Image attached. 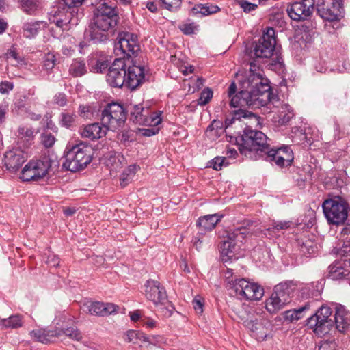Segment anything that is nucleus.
<instances>
[{
    "instance_id": "f8f14e48",
    "label": "nucleus",
    "mask_w": 350,
    "mask_h": 350,
    "mask_svg": "<svg viewBox=\"0 0 350 350\" xmlns=\"http://www.w3.org/2000/svg\"><path fill=\"white\" fill-rule=\"evenodd\" d=\"M129 120L136 124L146 126L159 125L162 119L161 111H152L148 107L140 105L131 106Z\"/></svg>"
},
{
    "instance_id": "f3484780",
    "label": "nucleus",
    "mask_w": 350,
    "mask_h": 350,
    "mask_svg": "<svg viewBox=\"0 0 350 350\" xmlns=\"http://www.w3.org/2000/svg\"><path fill=\"white\" fill-rule=\"evenodd\" d=\"M126 62L123 58H116L113 61L106 76V80L111 87L126 86Z\"/></svg>"
},
{
    "instance_id": "13d9d810",
    "label": "nucleus",
    "mask_w": 350,
    "mask_h": 350,
    "mask_svg": "<svg viewBox=\"0 0 350 350\" xmlns=\"http://www.w3.org/2000/svg\"><path fill=\"white\" fill-rule=\"evenodd\" d=\"M79 113L83 118H90L92 115L90 107L85 105L79 106Z\"/></svg>"
},
{
    "instance_id": "39448f33",
    "label": "nucleus",
    "mask_w": 350,
    "mask_h": 350,
    "mask_svg": "<svg viewBox=\"0 0 350 350\" xmlns=\"http://www.w3.org/2000/svg\"><path fill=\"white\" fill-rule=\"evenodd\" d=\"M247 234V229L244 227L236 228L227 233L226 237L219 245L222 262L227 263L238 258L237 254L240 247L239 243L244 241Z\"/></svg>"
},
{
    "instance_id": "37998d69",
    "label": "nucleus",
    "mask_w": 350,
    "mask_h": 350,
    "mask_svg": "<svg viewBox=\"0 0 350 350\" xmlns=\"http://www.w3.org/2000/svg\"><path fill=\"white\" fill-rule=\"evenodd\" d=\"M59 331H61V336L62 334L68 336L70 338L75 340H80L82 338L81 333L78 331L77 328L75 327H68V328H57Z\"/></svg>"
},
{
    "instance_id": "e2e57ef3",
    "label": "nucleus",
    "mask_w": 350,
    "mask_h": 350,
    "mask_svg": "<svg viewBox=\"0 0 350 350\" xmlns=\"http://www.w3.org/2000/svg\"><path fill=\"white\" fill-rule=\"evenodd\" d=\"M157 126H150L149 129H143V135L145 136H152L159 132V128L156 127Z\"/></svg>"
},
{
    "instance_id": "58836bf2",
    "label": "nucleus",
    "mask_w": 350,
    "mask_h": 350,
    "mask_svg": "<svg viewBox=\"0 0 350 350\" xmlns=\"http://www.w3.org/2000/svg\"><path fill=\"white\" fill-rule=\"evenodd\" d=\"M124 339L127 342L137 344L138 341L149 342V338L143 332L135 330H129L124 334Z\"/></svg>"
},
{
    "instance_id": "6ab92c4d",
    "label": "nucleus",
    "mask_w": 350,
    "mask_h": 350,
    "mask_svg": "<svg viewBox=\"0 0 350 350\" xmlns=\"http://www.w3.org/2000/svg\"><path fill=\"white\" fill-rule=\"evenodd\" d=\"M139 51L137 38L135 35L129 32H122L118 35V42L115 45V51L117 55L123 54L122 57H131Z\"/></svg>"
},
{
    "instance_id": "4468645a",
    "label": "nucleus",
    "mask_w": 350,
    "mask_h": 350,
    "mask_svg": "<svg viewBox=\"0 0 350 350\" xmlns=\"http://www.w3.org/2000/svg\"><path fill=\"white\" fill-rule=\"evenodd\" d=\"M234 296L240 299L260 300L264 295V288L260 285L241 278L234 285Z\"/></svg>"
},
{
    "instance_id": "de8ad7c7",
    "label": "nucleus",
    "mask_w": 350,
    "mask_h": 350,
    "mask_svg": "<svg viewBox=\"0 0 350 350\" xmlns=\"http://www.w3.org/2000/svg\"><path fill=\"white\" fill-rule=\"evenodd\" d=\"M164 8L170 11H175L181 5V0H161Z\"/></svg>"
},
{
    "instance_id": "9d476101",
    "label": "nucleus",
    "mask_w": 350,
    "mask_h": 350,
    "mask_svg": "<svg viewBox=\"0 0 350 350\" xmlns=\"http://www.w3.org/2000/svg\"><path fill=\"white\" fill-rule=\"evenodd\" d=\"M332 313L329 307L322 306L307 319V327L319 336L327 334L333 326V321L330 319Z\"/></svg>"
},
{
    "instance_id": "2eb2a0df",
    "label": "nucleus",
    "mask_w": 350,
    "mask_h": 350,
    "mask_svg": "<svg viewBox=\"0 0 350 350\" xmlns=\"http://www.w3.org/2000/svg\"><path fill=\"white\" fill-rule=\"evenodd\" d=\"M314 9V0H302L288 4L286 12L292 20L304 21L312 16Z\"/></svg>"
},
{
    "instance_id": "2f4dec72",
    "label": "nucleus",
    "mask_w": 350,
    "mask_h": 350,
    "mask_svg": "<svg viewBox=\"0 0 350 350\" xmlns=\"http://www.w3.org/2000/svg\"><path fill=\"white\" fill-rule=\"evenodd\" d=\"M42 21L27 22L23 24L22 33L27 38H34L41 29Z\"/></svg>"
},
{
    "instance_id": "49530a36",
    "label": "nucleus",
    "mask_w": 350,
    "mask_h": 350,
    "mask_svg": "<svg viewBox=\"0 0 350 350\" xmlns=\"http://www.w3.org/2000/svg\"><path fill=\"white\" fill-rule=\"evenodd\" d=\"M41 142L46 148L51 147L55 142V137L49 132H44L41 135Z\"/></svg>"
},
{
    "instance_id": "ea45409f",
    "label": "nucleus",
    "mask_w": 350,
    "mask_h": 350,
    "mask_svg": "<svg viewBox=\"0 0 350 350\" xmlns=\"http://www.w3.org/2000/svg\"><path fill=\"white\" fill-rule=\"evenodd\" d=\"M77 118L74 113L62 112L59 115V124L66 129H70L75 126Z\"/></svg>"
},
{
    "instance_id": "f03ea898",
    "label": "nucleus",
    "mask_w": 350,
    "mask_h": 350,
    "mask_svg": "<svg viewBox=\"0 0 350 350\" xmlns=\"http://www.w3.org/2000/svg\"><path fill=\"white\" fill-rule=\"evenodd\" d=\"M92 148L85 142H80L71 148L66 147L63 167L70 172L83 170L92 160Z\"/></svg>"
},
{
    "instance_id": "c03bdc74",
    "label": "nucleus",
    "mask_w": 350,
    "mask_h": 350,
    "mask_svg": "<svg viewBox=\"0 0 350 350\" xmlns=\"http://www.w3.org/2000/svg\"><path fill=\"white\" fill-rule=\"evenodd\" d=\"M224 275L226 282L229 285L230 289L234 291V285L239 282V279L237 278V277L234 275V273L230 269H227L224 272Z\"/></svg>"
},
{
    "instance_id": "a19ab883",
    "label": "nucleus",
    "mask_w": 350,
    "mask_h": 350,
    "mask_svg": "<svg viewBox=\"0 0 350 350\" xmlns=\"http://www.w3.org/2000/svg\"><path fill=\"white\" fill-rule=\"evenodd\" d=\"M18 137L27 142H31L34 138V131L27 126H20L18 129Z\"/></svg>"
},
{
    "instance_id": "052dcab7",
    "label": "nucleus",
    "mask_w": 350,
    "mask_h": 350,
    "mask_svg": "<svg viewBox=\"0 0 350 350\" xmlns=\"http://www.w3.org/2000/svg\"><path fill=\"white\" fill-rule=\"evenodd\" d=\"M7 58L12 59L15 60L17 63L20 64H22V62H23L24 61L23 58L18 55V53L14 49H10V51H8V52L7 53Z\"/></svg>"
},
{
    "instance_id": "603ef678",
    "label": "nucleus",
    "mask_w": 350,
    "mask_h": 350,
    "mask_svg": "<svg viewBox=\"0 0 350 350\" xmlns=\"http://www.w3.org/2000/svg\"><path fill=\"white\" fill-rule=\"evenodd\" d=\"M197 29V25L194 23H186L180 27L181 31L186 35H191Z\"/></svg>"
},
{
    "instance_id": "680f3d73",
    "label": "nucleus",
    "mask_w": 350,
    "mask_h": 350,
    "mask_svg": "<svg viewBox=\"0 0 350 350\" xmlns=\"http://www.w3.org/2000/svg\"><path fill=\"white\" fill-rule=\"evenodd\" d=\"M193 306L196 313L202 314L203 312V304L200 300L194 299L193 301Z\"/></svg>"
},
{
    "instance_id": "bf43d9fd",
    "label": "nucleus",
    "mask_w": 350,
    "mask_h": 350,
    "mask_svg": "<svg viewBox=\"0 0 350 350\" xmlns=\"http://www.w3.org/2000/svg\"><path fill=\"white\" fill-rule=\"evenodd\" d=\"M225 161L224 157H217L213 159V168L215 170H221L222 166L224 165Z\"/></svg>"
},
{
    "instance_id": "412c9836",
    "label": "nucleus",
    "mask_w": 350,
    "mask_h": 350,
    "mask_svg": "<svg viewBox=\"0 0 350 350\" xmlns=\"http://www.w3.org/2000/svg\"><path fill=\"white\" fill-rule=\"evenodd\" d=\"M145 295L155 305L164 304L167 298L164 287L159 282L154 280H149L146 282Z\"/></svg>"
},
{
    "instance_id": "4be33fe9",
    "label": "nucleus",
    "mask_w": 350,
    "mask_h": 350,
    "mask_svg": "<svg viewBox=\"0 0 350 350\" xmlns=\"http://www.w3.org/2000/svg\"><path fill=\"white\" fill-rule=\"evenodd\" d=\"M27 154L21 149H14L5 152L4 165L10 172H15L26 161Z\"/></svg>"
},
{
    "instance_id": "09e8293b",
    "label": "nucleus",
    "mask_w": 350,
    "mask_h": 350,
    "mask_svg": "<svg viewBox=\"0 0 350 350\" xmlns=\"http://www.w3.org/2000/svg\"><path fill=\"white\" fill-rule=\"evenodd\" d=\"M243 324L245 327L253 332L257 331L261 325V324L258 322L257 319H247L243 321Z\"/></svg>"
},
{
    "instance_id": "1a4fd4ad",
    "label": "nucleus",
    "mask_w": 350,
    "mask_h": 350,
    "mask_svg": "<svg viewBox=\"0 0 350 350\" xmlns=\"http://www.w3.org/2000/svg\"><path fill=\"white\" fill-rule=\"evenodd\" d=\"M126 119L124 107L116 103L108 104L102 111L101 124L107 130L119 129L124 126Z\"/></svg>"
},
{
    "instance_id": "e433bc0d",
    "label": "nucleus",
    "mask_w": 350,
    "mask_h": 350,
    "mask_svg": "<svg viewBox=\"0 0 350 350\" xmlns=\"http://www.w3.org/2000/svg\"><path fill=\"white\" fill-rule=\"evenodd\" d=\"M223 125L220 121L213 120L207 127L206 131V136L211 140H215L223 133Z\"/></svg>"
},
{
    "instance_id": "aec40b11",
    "label": "nucleus",
    "mask_w": 350,
    "mask_h": 350,
    "mask_svg": "<svg viewBox=\"0 0 350 350\" xmlns=\"http://www.w3.org/2000/svg\"><path fill=\"white\" fill-rule=\"evenodd\" d=\"M350 274V254L334 261L327 268V278L332 280H342Z\"/></svg>"
},
{
    "instance_id": "72a5a7b5",
    "label": "nucleus",
    "mask_w": 350,
    "mask_h": 350,
    "mask_svg": "<svg viewBox=\"0 0 350 350\" xmlns=\"http://www.w3.org/2000/svg\"><path fill=\"white\" fill-rule=\"evenodd\" d=\"M219 8L217 5L209 4H197L191 10V14L194 16L198 14L202 16H207L217 12Z\"/></svg>"
},
{
    "instance_id": "79ce46f5",
    "label": "nucleus",
    "mask_w": 350,
    "mask_h": 350,
    "mask_svg": "<svg viewBox=\"0 0 350 350\" xmlns=\"http://www.w3.org/2000/svg\"><path fill=\"white\" fill-rule=\"evenodd\" d=\"M241 118H254L256 121H257L256 116L252 113V112H249L243 109H239L234 111V117L232 120H226V124L227 126H230L234 120H239Z\"/></svg>"
},
{
    "instance_id": "c85d7f7f",
    "label": "nucleus",
    "mask_w": 350,
    "mask_h": 350,
    "mask_svg": "<svg viewBox=\"0 0 350 350\" xmlns=\"http://www.w3.org/2000/svg\"><path fill=\"white\" fill-rule=\"evenodd\" d=\"M222 215L218 214L207 215L198 218L196 225L202 232L212 230L221 220Z\"/></svg>"
},
{
    "instance_id": "338daca9",
    "label": "nucleus",
    "mask_w": 350,
    "mask_h": 350,
    "mask_svg": "<svg viewBox=\"0 0 350 350\" xmlns=\"http://www.w3.org/2000/svg\"><path fill=\"white\" fill-rule=\"evenodd\" d=\"M237 94V85L236 83L232 81L229 87H228V98L233 96L234 94Z\"/></svg>"
},
{
    "instance_id": "20e7f679",
    "label": "nucleus",
    "mask_w": 350,
    "mask_h": 350,
    "mask_svg": "<svg viewBox=\"0 0 350 350\" xmlns=\"http://www.w3.org/2000/svg\"><path fill=\"white\" fill-rule=\"evenodd\" d=\"M323 214L329 224H344L348 216L349 204L339 196L328 195L322 204Z\"/></svg>"
},
{
    "instance_id": "774afa93",
    "label": "nucleus",
    "mask_w": 350,
    "mask_h": 350,
    "mask_svg": "<svg viewBox=\"0 0 350 350\" xmlns=\"http://www.w3.org/2000/svg\"><path fill=\"white\" fill-rule=\"evenodd\" d=\"M290 222L289 221H279L275 224L274 228L277 230L286 229L289 228Z\"/></svg>"
},
{
    "instance_id": "473e14b6",
    "label": "nucleus",
    "mask_w": 350,
    "mask_h": 350,
    "mask_svg": "<svg viewBox=\"0 0 350 350\" xmlns=\"http://www.w3.org/2000/svg\"><path fill=\"white\" fill-rule=\"evenodd\" d=\"M294 116L293 110L288 104H284L281 106L277 117L274 116L275 122L280 124H285L288 123Z\"/></svg>"
},
{
    "instance_id": "c9c22d12",
    "label": "nucleus",
    "mask_w": 350,
    "mask_h": 350,
    "mask_svg": "<svg viewBox=\"0 0 350 350\" xmlns=\"http://www.w3.org/2000/svg\"><path fill=\"white\" fill-rule=\"evenodd\" d=\"M87 72L85 63L80 59H74L69 68V73L75 77H81Z\"/></svg>"
},
{
    "instance_id": "ddd939ff",
    "label": "nucleus",
    "mask_w": 350,
    "mask_h": 350,
    "mask_svg": "<svg viewBox=\"0 0 350 350\" xmlns=\"http://www.w3.org/2000/svg\"><path fill=\"white\" fill-rule=\"evenodd\" d=\"M317 13L327 21H340L343 17L344 7L342 0H319L317 3Z\"/></svg>"
},
{
    "instance_id": "dca6fc26",
    "label": "nucleus",
    "mask_w": 350,
    "mask_h": 350,
    "mask_svg": "<svg viewBox=\"0 0 350 350\" xmlns=\"http://www.w3.org/2000/svg\"><path fill=\"white\" fill-rule=\"evenodd\" d=\"M275 46V29L272 27H267L254 47V54L257 57L269 58L273 55Z\"/></svg>"
},
{
    "instance_id": "3c124183",
    "label": "nucleus",
    "mask_w": 350,
    "mask_h": 350,
    "mask_svg": "<svg viewBox=\"0 0 350 350\" xmlns=\"http://www.w3.org/2000/svg\"><path fill=\"white\" fill-rule=\"evenodd\" d=\"M135 175L134 167H129L126 172L123 173L120 178V184L122 187H125L126 182L130 180Z\"/></svg>"
},
{
    "instance_id": "4c0bfd02",
    "label": "nucleus",
    "mask_w": 350,
    "mask_h": 350,
    "mask_svg": "<svg viewBox=\"0 0 350 350\" xmlns=\"http://www.w3.org/2000/svg\"><path fill=\"white\" fill-rule=\"evenodd\" d=\"M310 308V304L306 303L304 306L297 309L287 310L284 313V318L290 321H297L302 318V313L306 310H308Z\"/></svg>"
},
{
    "instance_id": "f257e3e1",
    "label": "nucleus",
    "mask_w": 350,
    "mask_h": 350,
    "mask_svg": "<svg viewBox=\"0 0 350 350\" xmlns=\"http://www.w3.org/2000/svg\"><path fill=\"white\" fill-rule=\"evenodd\" d=\"M120 17L116 7L109 5L106 2L100 3L94 9L92 21L86 36L94 42H101L107 38V32L113 29Z\"/></svg>"
},
{
    "instance_id": "b1692460",
    "label": "nucleus",
    "mask_w": 350,
    "mask_h": 350,
    "mask_svg": "<svg viewBox=\"0 0 350 350\" xmlns=\"http://www.w3.org/2000/svg\"><path fill=\"white\" fill-rule=\"evenodd\" d=\"M30 336L34 341L44 344L53 342L61 336V331L58 329H38L30 332Z\"/></svg>"
},
{
    "instance_id": "4d7b16f0",
    "label": "nucleus",
    "mask_w": 350,
    "mask_h": 350,
    "mask_svg": "<svg viewBox=\"0 0 350 350\" xmlns=\"http://www.w3.org/2000/svg\"><path fill=\"white\" fill-rule=\"evenodd\" d=\"M55 64V57L53 55L48 54L44 61V67L46 70L52 69Z\"/></svg>"
},
{
    "instance_id": "393cba45",
    "label": "nucleus",
    "mask_w": 350,
    "mask_h": 350,
    "mask_svg": "<svg viewBox=\"0 0 350 350\" xmlns=\"http://www.w3.org/2000/svg\"><path fill=\"white\" fill-rule=\"evenodd\" d=\"M88 312L92 315L107 316L117 311L118 306L112 303H103L100 301L90 302L85 304Z\"/></svg>"
},
{
    "instance_id": "0e129e2a",
    "label": "nucleus",
    "mask_w": 350,
    "mask_h": 350,
    "mask_svg": "<svg viewBox=\"0 0 350 350\" xmlns=\"http://www.w3.org/2000/svg\"><path fill=\"white\" fill-rule=\"evenodd\" d=\"M46 262L50 266L56 267L59 264V258L57 256H55V255L49 256L48 257Z\"/></svg>"
},
{
    "instance_id": "a18cd8bd",
    "label": "nucleus",
    "mask_w": 350,
    "mask_h": 350,
    "mask_svg": "<svg viewBox=\"0 0 350 350\" xmlns=\"http://www.w3.org/2000/svg\"><path fill=\"white\" fill-rule=\"evenodd\" d=\"M212 97L213 91L209 88H206L200 94V96L198 98V103L200 105H205L210 101Z\"/></svg>"
},
{
    "instance_id": "864d4df0",
    "label": "nucleus",
    "mask_w": 350,
    "mask_h": 350,
    "mask_svg": "<svg viewBox=\"0 0 350 350\" xmlns=\"http://www.w3.org/2000/svg\"><path fill=\"white\" fill-rule=\"evenodd\" d=\"M23 10L29 12L36 6V0H19Z\"/></svg>"
},
{
    "instance_id": "c756f323",
    "label": "nucleus",
    "mask_w": 350,
    "mask_h": 350,
    "mask_svg": "<svg viewBox=\"0 0 350 350\" xmlns=\"http://www.w3.org/2000/svg\"><path fill=\"white\" fill-rule=\"evenodd\" d=\"M297 247L304 255L314 254L317 251V243L311 239L304 237L297 240Z\"/></svg>"
},
{
    "instance_id": "a211bd4d",
    "label": "nucleus",
    "mask_w": 350,
    "mask_h": 350,
    "mask_svg": "<svg viewBox=\"0 0 350 350\" xmlns=\"http://www.w3.org/2000/svg\"><path fill=\"white\" fill-rule=\"evenodd\" d=\"M265 159L274 163L279 167H288L294 159L293 152L290 146H284L276 149H268L265 153Z\"/></svg>"
},
{
    "instance_id": "7c9ffc66",
    "label": "nucleus",
    "mask_w": 350,
    "mask_h": 350,
    "mask_svg": "<svg viewBox=\"0 0 350 350\" xmlns=\"http://www.w3.org/2000/svg\"><path fill=\"white\" fill-rule=\"evenodd\" d=\"M23 325V317L19 314L11 315L0 321V327L5 329H18Z\"/></svg>"
},
{
    "instance_id": "a878e982",
    "label": "nucleus",
    "mask_w": 350,
    "mask_h": 350,
    "mask_svg": "<svg viewBox=\"0 0 350 350\" xmlns=\"http://www.w3.org/2000/svg\"><path fill=\"white\" fill-rule=\"evenodd\" d=\"M230 106L231 107H243L245 106L253 107L254 106L252 100L251 96L249 93V90L243 88L239 91L237 94L229 97Z\"/></svg>"
},
{
    "instance_id": "69168bd1",
    "label": "nucleus",
    "mask_w": 350,
    "mask_h": 350,
    "mask_svg": "<svg viewBox=\"0 0 350 350\" xmlns=\"http://www.w3.org/2000/svg\"><path fill=\"white\" fill-rule=\"evenodd\" d=\"M109 67V64L105 61H98L96 65L97 72H103Z\"/></svg>"
},
{
    "instance_id": "5fc2aeb1",
    "label": "nucleus",
    "mask_w": 350,
    "mask_h": 350,
    "mask_svg": "<svg viewBox=\"0 0 350 350\" xmlns=\"http://www.w3.org/2000/svg\"><path fill=\"white\" fill-rule=\"evenodd\" d=\"M14 88V84L12 82L4 81L0 83V93L8 94Z\"/></svg>"
},
{
    "instance_id": "bb28decb",
    "label": "nucleus",
    "mask_w": 350,
    "mask_h": 350,
    "mask_svg": "<svg viewBox=\"0 0 350 350\" xmlns=\"http://www.w3.org/2000/svg\"><path fill=\"white\" fill-rule=\"evenodd\" d=\"M106 131L107 129H103L99 123H93L86 125L79 133L82 137L94 140L105 136Z\"/></svg>"
},
{
    "instance_id": "f704fd0d",
    "label": "nucleus",
    "mask_w": 350,
    "mask_h": 350,
    "mask_svg": "<svg viewBox=\"0 0 350 350\" xmlns=\"http://www.w3.org/2000/svg\"><path fill=\"white\" fill-rule=\"evenodd\" d=\"M124 158L119 153H110L105 161V163L111 170L117 171L123 166L122 161Z\"/></svg>"
},
{
    "instance_id": "6e6d98bb",
    "label": "nucleus",
    "mask_w": 350,
    "mask_h": 350,
    "mask_svg": "<svg viewBox=\"0 0 350 350\" xmlns=\"http://www.w3.org/2000/svg\"><path fill=\"white\" fill-rule=\"evenodd\" d=\"M239 5L245 12H250L256 10L258 6L256 4L252 3L246 1H240Z\"/></svg>"
},
{
    "instance_id": "0eeeda50",
    "label": "nucleus",
    "mask_w": 350,
    "mask_h": 350,
    "mask_svg": "<svg viewBox=\"0 0 350 350\" xmlns=\"http://www.w3.org/2000/svg\"><path fill=\"white\" fill-rule=\"evenodd\" d=\"M54 162L49 156L31 160L22 170L21 178L23 181H39L46 176Z\"/></svg>"
},
{
    "instance_id": "8fccbe9b",
    "label": "nucleus",
    "mask_w": 350,
    "mask_h": 350,
    "mask_svg": "<svg viewBox=\"0 0 350 350\" xmlns=\"http://www.w3.org/2000/svg\"><path fill=\"white\" fill-rule=\"evenodd\" d=\"M53 101L55 105H57L59 107L66 106L67 104L66 95L62 92L57 93L53 96Z\"/></svg>"
},
{
    "instance_id": "cd10ccee",
    "label": "nucleus",
    "mask_w": 350,
    "mask_h": 350,
    "mask_svg": "<svg viewBox=\"0 0 350 350\" xmlns=\"http://www.w3.org/2000/svg\"><path fill=\"white\" fill-rule=\"evenodd\" d=\"M335 309L334 321L336 327L339 332H344L349 325V314L343 306H337Z\"/></svg>"
},
{
    "instance_id": "7ed1b4c3",
    "label": "nucleus",
    "mask_w": 350,
    "mask_h": 350,
    "mask_svg": "<svg viewBox=\"0 0 350 350\" xmlns=\"http://www.w3.org/2000/svg\"><path fill=\"white\" fill-rule=\"evenodd\" d=\"M261 72L258 67L251 62L247 78L242 81L243 88L249 90L254 106L258 105L262 101L260 96L265 94L269 98L270 95V86L267 79L262 78Z\"/></svg>"
},
{
    "instance_id": "5701e85b",
    "label": "nucleus",
    "mask_w": 350,
    "mask_h": 350,
    "mask_svg": "<svg viewBox=\"0 0 350 350\" xmlns=\"http://www.w3.org/2000/svg\"><path fill=\"white\" fill-rule=\"evenodd\" d=\"M144 79V68L133 64L126 69V86L131 90L135 89Z\"/></svg>"
},
{
    "instance_id": "9b49d317",
    "label": "nucleus",
    "mask_w": 350,
    "mask_h": 350,
    "mask_svg": "<svg viewBox=\"0 0 350 350\" xmlns=\"http://www.w3.org/2000/svg\"><path fill=\"white\" fill-rule=\"evenodd\" d=\"M291 288L286 282L275 286L273 293L265 301V308L270 314H275L291 302Z\"/></svg>"
},
{
    "instance_id": "6e6552de",
    "label": "nucleus",
    "mask_w": 350,
    "mask_h": 350,
    "mask_svg": "<svg viewBox=\"0 0 350 350\" xmlns=\"http://www.w3.org/2000/svg\"><path fill=\"white\" fill-rule=\"evenodd\" d=\"M77 10L74 8H68L59 0L57 5L49 12V21L64 30L68 29L71 25L78 23Z\"/></svg>"
},
{
    "instance_id": "423d86ee",
    "label": "nucleus",
    "mask_w": 350,
    "mask_h": 350,
    "mask_svg": "<svg viewBox=\"0 0 350 350\" xmlns=\"http://www.w3.org/2000/svg\"><path fill=\"white\" fill-rule=\"evenodd\" d=\"M241 142L239 146V150L241 154H247V152H256L266 153L269 149L267 143V137L261 131L253 130L247 126L243 131V134L240 137Z\"/></svg>"
}]
</instances>
